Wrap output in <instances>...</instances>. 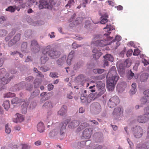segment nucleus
Returning a JSON list of instances; mask_svg holds the SVG:
<instances>
[{"instance_id": "1", "label": "nucleus", "mask_w": 149, "mask_h": 149, "mask_svg": "<svg viewBox=\"0 0 149 149\" xmlns=\"http://www.w3.org/2000/svg\"><path fill=\"white\" fill-rule=\"evenodd\" d=\"M106 78L107 88L109 91L112 90L119 78L115 66H112L109 70Z\"/></svg>"}, {"instance_id": "2", "label": "nucleus", "mask_w": 149, "mask_h": 149, "mask_svg": "<svg viewBox=\"0 0 149 149\" xmlns=\"http://www.w3.org/2000/svg\"><path fill=\"white\" fill-rule=\"evenodd\" d=\"M69 119H66L64 122L62 123L60 125L61 128L60 129V135H63L65 131V129L68 123V127L69 128H74L78 126L80 123L78 120H74L71 121L70 122Z\"/></svg>"}, {"instance_id": "3", "label": "nucleus", "mask_w": 149, "mask_h": 149, "mask_svg": "<svg viewBox=\"0 0 149 149\" xmlns=\"http://www.w3.org/2000/svg\"><path fill=\"white\" fill-rule=\"evenodd\" d=\"M56 2V0H49V3H48L47 0H39V8L40 9L43 8H47L51 10Z\"/></svg>"}, {"instance_id": "4", "label": "nucleus", "mask_w": 149, "mask_h": 149, "mask_svg": "<svg viewBox=\"0 0 149 149\" xmlns=\"http://www.w3.org/2000/svg\"><path fill=\"white\" fill-rule=\"evenodd\" d=\"M132 133L136 138H139L143 136V131L142 128L139 126H134L131 129Z\"/></svg>"}, {"instance_id": "5", "label": "nucleus", "mask_w": 149, "mask_h": 149, "mask_svg": "<svg viewBox=\"0 0 149 149\" xmlns=\"http://www.w3.org/2000/svg\"><path fill=\"white\" fill-rule=\"evenodd\" d=\"M101 110L100 105L97 102L93 103L90 106V111L91 113L94 114H99L101 111Z\"/></svg>"}, {"instance_id": "6", "label": "nucleus", "mask_w": 149, "mask_h": 149, "mask_svg": "<svg viewBox=\"0 0 149 149\" xmlns=\"http://www.w3.org/2000/svg\"><path fill=\"white\" fill-rule=\"evenodd\" d=\"M120 102V100L118 97L116 96H114L111 97L109 100L108 105L110 108L114 107Z\"/></svg>"}, {"instance_id": "7", "label": "nucleus", "mask_w": 149, "mask_h": 149, "mask_svg": "<svg viewBox=\"0 0 149 149\" xmlns=\"http://www.w3.org/2000/svg\"><path fill=\"white\" fill-rule=\"evenodd\" d=\"M107 37H106V38L104 40H99L95 41L94 43V45L96 46H100V47H104L107 45H109L108 43V41L111 40V38H109V40H107Z\"/></svg>"}, {"instance_id": "8", "label": "nucleus", "mask_w": 149, "mask_h": 149, "mask_svg": "<svg viewBox=\"0 0 149 149\" xmlns=\"http://www.w3.org/2000/svg\"><path fill=\"white\" fill-rule=\"evenodd\" d=\"M31 47L32 51L34 53L39 52L40 48L37 42L35 40L31 41Z\"/></svg>"}, {"instance_id": "9", "label": "nucleus", "mask_w": 149, "mask_h": 149, "mask_svg": "<svg viewBox=\"0 0 149 149\" xmlns=\"http://www.w3.org/2000/svg\"><path fill=\"white\" fill-rule=\"evenodd\" d=\"M27 85V83L25 81H23L13 86V91H19L23 89Z\"/></svg>"}, {"instance_id": "10", "label": "nucleus", "mask_w": 149, "mask_h": 149, "mask_svg": "<svg viewBox=\"0 0 149 149\" xmlns=\"http://www.w3.org/2000/svg\"><path fill=\"white\" fill-rule=\"evenodd\" d=\"M21 37L20 34H16L13 38L10 40L8 43V45L9 47H11L15 44L20 39Z\"/></svg>"}, {"instance_id": "11", "label": "nucleus", "mask_w": 149, "mask_h": 149, "mask_svg": "<svg viewBox=\"0 0 149 149\" xmlns=\"http://www.w3.org/2000/svg\"><path fill=\"white\" fill-rule=\"evenodd\" d=\"M123 110L121 107H118L114 109L113 112V114L116 119L119 118L123 114Z\"/></svg>"}, {"instance_id": "12", "label": "nucleus", "mask_w": 149, "mask_h": 149, "mask_svg": "<svg viewBox=\"0 0 149 149\" xmlns=\"http://www.w3.org/2000/svg\"><path fill=\"white\" fill-rule=\"evenodd\" d=\"M93 130L92 129L86 128L85 129L82 133V137L83 139H89L92 133Z\"/></svg>"}, {"instance_id": "13", "label": "nucleus", "mask_w": 149, "mask_h": 149, "mask_svg": "<svg viewBox=\"0 0 149 149\" xmlns=\"http://www.w3.org/2000/svg\"><path fill=\"white\" fill-rule=\"evenodd\" d=\"M143 93L145 96L142 97L141 99V104H145L149 102V89L144 91Z\"/></svg>"}, {"instance_id": "14", "label": "nucleus", "mask_w": 149, "mask_h": 149, "mask_svg": "<svg viewBox=\"0 0 149 149\" xmlns=\"http://www.w3.org/2000/svg\"><path fill=\"white\" fill-rule=\"evenodd\" d=\"M107 29V32L106 33L104 34V37H107V40H109V38H111V39H112L113 38V37H110L109 36V35L111 33L110 32H109V31H111L113 30H114L115 28H113V25H111L110 24H107V26L105 27H104V29Z\"/></svg>"}, {"instance_id": "15", "label": "nucleus", "mask_w": 149, "mask_h": 149, "mask_svg": "<svg viewBox=\"0 0 149 149\" xmlns=\"http://www.w3.org/2000/svg\"><path fill=\"white\" fill-rule=\"evenodd\" d=\"M131 63L130 60L127 59L124 62L121 63L119 65L120 69L122 70H123L125 68H128L130 67L131 65Z\"/></svg>"}, {"instance_id": "16", "label": "nucleus", "mask_w": 149, "mask_h": 149, "mask_svg": "<svg viewBox=\"0 0 149 149\" xmlns=\"http://www.w3.org/2000/svg\"><path fill=\"white\" fill-rule=\"evenodd\" d=\"M60 54L59 52L55 49L52 48L49 52V56L53 58H56L58 57Z\"/></svg>"}, {"instance_id": "17", "label": "nucleus", "mask_w": 149, "mask_h": 149, "mask_svg": "<svg viewBox=\"0 0 149 149\" xmlns=\"http://www.w3.org/2000/svg\"><path fill=\"white\" fill-rule=\"evenodd\" d=\"M29 48L27 42H22L21 46V50L23 53H28L29 52Z\"/></svg>"}, {"instance_id": "18", "label": "nucleus", "mask_w": 149, "mask_h": 149, "mask_svg": "<svg viewBox=\"0 0 149 149\" xmlns=\"http://www.w3.org/2000/svg\"><path fill=\"white\" fill-rule=\"evenodd\" d=\"M9 74L8 73H6L5 77H3L2 78H0V82H1V84H6L9 82L11 79H12L11 77L8 78Z\"/></svg>"}, {"instance_id": "19", "label": "nucleus", "mask_w": 149, "mask_h": 149, "mask_svg": "<svg viewBox=\"0 0 149 149\" xmlns=\"http://www.w3.org/2000/svg\"><path fill=\"white\" fill-rule=\"evenodd\" d=\"M94 136L97 142H101L103 141V135L101 132L96 133L95 134Z\"/></svg>"}, {"instance_id": "20", "label": "nucleus", "mask_w": 149, "mask_h": 149, "mask_svg": "<svg viewBox=\"0 0 149 149\" xmlns=\"http://www.w3.org/2000/svg\"><path fill=\"white\" fill-rule=\"evenodd\" d=\"M126 86V84L125 82H122L118 84L116 87L117 90L118 92L122 93L124 91Z\"/></svg>"}, {"instance_id": "21", "label": "nucleus", "mask_w": 149, "mask_h": 149, "mask_svg": "<svg viewBox=\"0 0 149 149\" xmlns=\"http://www.w3.org/2000/svg\"><path fill=\"white\" fill-rule=\"evenodd\" d=\"M66 58V56L64 55L61 58L57 60L56 63L58 65L59 67H61L63 65L65 62Z\"/></svg>"}, {"instance_id": "22", "label": "nucleus", "mask_w": 149, "mask_h": 149, "mask_svg": "<svg viewBox=\"0 0 149 149\" xmlns=\"http://www.w3.org/2000/svg\"><path fill=\"white\" fill-rule=\"evenodd\" d=\"M108 17V15L107 14H105L104 15H103L102 17H101V21L99 22H94L93 21H92L93 23L95 24H97L98 23L104 24L107 22L108 19H107L106 18Z\"/></svg>"}, {"instance_id": "23", "label": "nucleus", "mask_w": 149, "mask_h": 149, "mask_svg": "<svg viewBox=\"0 0 149 149\" xmlns=\"http://www.w3.org/2000/svg\"><path fill=\"white\" fill-rule=\"evenodd\" d=\"M137 121L139 123H145L148 120L147 118L144 114L139 116L137 118Z\"/></svg>"}, {"instance_id": "24", "label": "nucleus", "mask_w": 149, "mask_h": 149, "mask_svg": "<svg viewBox=\"0 0 149 149\" xmlns=\"http://www.w3.org/2000/svg\"><path fill=\"white\" fill-rule=\"evenodd\" d=\"M16 117L13 119V122L15 123L21 122L24 120V118L23 115L19 113L16 114Z\"/></svg>"}, {"instance_id": "25", "label": "nucleus", "mask_w": 149, "mask_h": 149, "mask_svg": "<svg viewBox=\"0 0 149 149\" xmlns=\"http://www.w3.org/2000/svg\"><path fill=\"white\" fill-rule=\"evenodd\" d=\"M74 52L72 51L68 55L66 62L68 65H70L71 64V61L74 56Z\"/></svg>"}, {"instance_id": "26", "label": "nucleus", "mask_w": 149, "mask_h": 149, "mask_svg": "<svg viewBox=\"0 0 149 149\" xmlns=\"http://www.w3.org/2000/svg\"><path fill=\"white\" fill-rule=\"evenodd\" d=\"M37 130L40 133L43 132L45 130V127L43 123H38L37 125Z\"/></svg>"}, {"instance_id": "27", "label": "nucleus", "mask_w": 149, "mask_h": 149, "mask_svg": "<svg viewBox=\"0 0 149 149\" xmlns=\"http://www.w3.org/2000/svg\"><path fill=\"white\" fill-rule=\"evenodd\" d=\"M51 46L48 45L44 47L42 50V53L44 55H48L49 56V52L51 51Z\"/></svg>"}, {"instance_id": "28", "label": "nucleus", "mask_w": 149, "mask_h": 149, "mask_svg": "<svg viewBox=\"0 0 149 149\" xmlns=\"http://www.w3.org/2000/svg\"><path fill=\"white\" fill-rule=\"evenodd\" d=\"M6 10L7 11H10L12 13L14 12L15 10H17L18 11H19L20 10V8L19 7L14 6H9L8 8L6 9Z\"/></svg>"}, {"instance_id": "29", "label": "nucleus", "mask_w": 149, "mask_h": 149, "mask_svg": "<svg viewBox=\"0 0 149 149\" xmlns=\"http://www.w3.org/2000/svg\"><path fill=\"white\" fill-rule=\"evenodd\" d=\"M29 102L27 101L24 103L22 105V113L25 114L26 112L27 109L29 104Z\"/></svg>"}, {"instance_id": "30", "label": "nucleus", "mask_w": 149, "mask_h": 149, "mask_svg": "<svg viewBox=\"0 0 149 149\" xmlns=\"http://www.w3.org/2000/svg\"><path fill=\"white\" fill-rule=\"evenodd\" d=\"M89 125V124L85 122L81 123V125L77 128V131L79 132L85 127L88 126Z\"/></svg>"}, {"instance_id": "31", "label": "nucleus", "mask_w": 149, "mask_h": 149, "mask_svg": "<svg viewBox=\"0 0 149 149\" xmlns=\"http://www.w3.org/2000/svg\"><path fill=\"white\" fill-rule=\"evenodd\" d=\"M16 32V30L14 29H13L10 32L5 38V40L6 41H8L12 37Z\"/></svg>"}, {"instance_id": "32", "label": "nucleus", "mask_w": 149, "mask_h": 149, "mask_svg": "<svg viewBox=\"0 0 149 149\" xmlns=\"http://www.w3.org/2000/svg\"><path fill=\"white\" fill-rule=\"evenodd\" d=\"M42 107H45L47 109H51L53 107V105L51 101H48L44 104Z\"/></svg>"}, {"instance_id": "33", "label": "nucleus", "mask_w": 149, "mask_h": 149, "mask_svg": "<svg viewBox=\"0 0 149 149\" xmlns=\"http://www.w3.org/2000/svg\"><path fill=\"white\" fill-rule=\"evenodd\" d=\"M59 129L58 128H55L52 130L49 133L51 137H53L57 135L59 133Z\"/></svg>"}, {"instance_id": "34", "label": "nucleus", "mask_w": 149, "mask_h": 149, "mask_svg": "<svg viewBox=\"0 0 149 149\" xmlns=\"http://www.w3.org/2000/svg\"><path fill=\"white\" fill-rule=\"evenodd\" d=\"M66 107L65 106H63L62 108L58 111V114L61 116L64 115L66 112Z\"/></svg>"}, {"instance_id": "35", "label": "nucleus", "mask_w": 149, "mask_h": 149, "mask_svg": "<svg viewBox=\"0 0 149 149\" xmlns=\"http://www.w3.org/2000/svg\"><path fill=\"white\" fill-rule=\"evenodd\" d=\"M148 74L147 73H143L140 76V79L141 82L146 81L148 78Z\"/></svg>"}, {"instance_id": "36", "label": "nucleus", "mask_w": 149, "mask_h": 149, "mask_svg": "<svg viewBox=\"0 0 149 149\" xmlns=\"http://www.w3.org/2000/svg\"><path fill=\"white\" fill-rule=\"evenodd\" d=\"M48 59L49 58L47 55H44L42 53L40 58L41 63L42 64H45L48 60Z\"/></svg>"}, {"instance_id": "37", "label": "nucleus", "mask_w": 149, "mask_h": 149, "mask_svg": "<svg viewBox=\"0 0 149 149\" xmlns=\"http://www.w3.org/2000/svg\"><path fill=\"white\" fill-rule=\"evenodd\" d=\"M136 84L133 83L132 85V88L131 89L130 93L131 95H134L135 94L136 91Z\"/></svg>"}, {"instance_id": "38", "label": "nucleus", "mask_w": 149, "mask_h": 149, "mask_svg": "<svg viewBox=\"0 0 149 149\" xmlns=\"http://www.w3.org/2000/svg\"><path fill=\"white\" fill-rule=\"evenodd\" d=\"M94 97V95L93 93H90L88 96L87 95L86 101V103H90L92 100L95 99Z\"/></svg>"}, {"instance_id": "39", "label": "nucleus", "mask_w": 149, "mask_h": 149, "mask_svg": "<svg viewBox=\"0 0 149 149\" xmlns=\"http://www.w3.org/2000/svg\"><path fill=\"white\" fill-rule=\"evenodd\" d=\"M104 59L106 60H107L111 62H113V56L110 54H107L103 56Z\"/></svg>"}, {"instance_id": "40", "label": "nucleus", "mask_w": 149, "mask_h": 149, "mask_svg": "<svg viewBox=\"0 0 149 149\" xmlns=\"http://www.w3.org/2000/svg\"><path fill=\"white\" fill-rule=\"evenodd\" d=\"M40 93V91L39 90H36L34 91L31 94V95L29 99H33L38 95Z\"/></svg>"}, {"instance_id": "41", "label": "nucleus", "mask_w": 149, "mask_h": 149, "mask_svg": "<svg viewBox=\"0 0 149 149\" xmlns=\"http://www.w3.org/2000/svg\"><path fill=\"white\" fill-rule=\"evenodd\" d=\"M3 106L6 110H8L10 107L9 101L6 100L4 101L3 102Z\"/></svg>"}, {"instance_id": "42", "label": "nucleus", "mask_w": 149, "mask_h": 149, "mask_svg": "<svg viewBox=\"0 0 149 149\" xmlns=\"http://www.w3.org/2000/svg\"><path fill=\"white\" fill-rule=\"evenodd\" d=\"M104 69L96 68L93 70V72L95 74H101L104 72Z\"/></svg>"}, {"instance_id": "43", "label": "nucleus", "mask_w": 149, "mask_h": 149, "mask_svg": "<svg viewBox=\"0 0 149 149\" xmlns=\"http://www.w3.org/2000/svg\"><path fill=\"white\" fill-rule=\"evenodd\" d=\"M39 70L41 71L44 72H46L47 71L49 70V68L46 66H42L41 67H39Z\"/></svg>"}, {"instance_id": "44", "label": "nucleus", "mask_w": 149, "mask_h": 149, "mask_svg": "<svg viewBox=\"0 0 149 149\" xmlns=\"http://www.w3.org/2000/svg\"><path fill=\"white\" fill-rule=\"evenodd\" d=\"M144 114L146 116L148 120H149V106H148L144 109Z\"/></svg>"}, {"instance_id": "45", "label": "nucleus", "mask_w": 149, "mask_h": 149, "mask_svg": "<svg viewBox=\"0 0 149 149\" xmlns=\"http://www.w3.org/2000/svg\"><path fill=\"white\" fill-rule=\"evenodd\" d=\"M96 87L99 89H103L104 88L103 84L101 81H98L96 83Z\"/></svg>"}, {"instance_id": "46", "label": "nucleus", "mask_w": 149, "mask_h": 149, "mask_svg": "<svg viewBox=\"0 0 149 149\" xmlns=\"http://www.w3.org/2000/svg\"><path fill=\"white\" fill-rule=\"evenodd\" d=\"M8 33L7 31L4 29H0V37H4L6 36Z\"/></svg>"}, {"instance_id": "47", "label": "nucleus", "mask_w": 149, "mask_h": 149, "mask_svg": "<svg viewBox=\"0 0 149 149\" xmlns=\"http://www.w3.org/2000/svg\"><path fill=\"white\" fill-rule=\"evenodd\" d=\"M87 99V95L84 94V93H82L81 94L80 99L81 102L83 103H86Z\"/></svg>"}, {"instance_id": "48", "label": "nucleus", "mask_w": 149, "mask_h": 149, "mask_svg": "<svg viewBox=\"0 0 149 149\" xmlns=\"http://www.w3.org/2000/svg\"><path fill=\"white\" fill-rule=\"evenodd\" d=\"M136 149H146L144 143L136 144Z\"/></svg>"}, {"instance_id": "49", "label": "nucleus", "mask_w": 149, "mask_h": 149, "mask_svg": "<svg viewBox=\"0 0 149 149\" xmlns=\"http://www.w3.org/2000/svg\"><path fill=\"white\" fill-rule=\"evenodd\" d=\"M15 94L14 93H13L8 92L7 93L4 94L3 97L4 98H8L13 97L15 96Z\"/></svg>"}, {"instance_id": "50", "label": "nucleus", "mask_w": 149, "mask_h": 149, "mask_svg": "<svg viewBox=\"0 0 149 149\" xmlns=\"http://www.w3.org/2000/svg\"><path fill=\"white\" fill-rule=\"evenodd\" d=\"M102 55V53L100 52L95 53L93 54V58L97 60L100 58V57Z\"/></svg>"}, {"instance_id": "51", "label": "nucleus", "mask_w": 149, "mask_h": 149, "mask_svg": "<svg viewBox=\"0 0 149 149\" xmlns=\"http://www.w3.org/2000/svg\"><path fill=\"white\" fill-rule=\"evenodd\" d=\"M134 75V74L131 70L129 71L127 74V77L129 79H132Z\"/></svg>"}, {"instance_id": "52", "label": "nucleus", "mask_w": 149, "mask_h": 149, "mask_svg": "<svg viewBox=\"0 0 149 149\" xmlns=\"http://www.w3.org/2000/svg\"><path fill=\"white\" fill-rule=\"evenodd\" d=\"M91 0H83L82 1V3L80 5L81 6L85 8L86 7V4L90 3Z\"/></svg>"}, {"instance_id": "53", "label": "nucleus", "mask_w": 149, "mask_h": 149, "mask_svg": "<svg viewBox=\"0 0 149 149\" xmlns=\"http://www.w3.org/2000/svg\"><path fill=\"white\" fill-rule=\"evenodd\" d=\"M5 131L8 134L10 133L11 131V129L9 127L8 124H6V125Z\"/></svg>"}, {"instance_id": "54", "label": "nucleus", "mask_w": 149, "mask_h": 149, "mask_svg": "<svg viewBox=\"0 0 149 149\" xmlns=\"http://www.w3.org/2000/svg\"><path fill=\"white\" fill-rule=\"evenodd\" d=\"M26 90L29 91H32L33 88V85L31 84H29L26 86L25 87Z\"/></svg>"}, {"instance_id": "55", "label": "nucleus", "mask_w": 149, "mask_h": 149, "mask_svg": "<svg viewBox=\"0 0 149 149\" xmlns=\"http://www.w3.org/2000/svg\"><path fill=\"white\" fill-rule=\"evenodd\" d=\"M81 66V63L80 62H78L74 65V68L75 70H77L80 68Z\"/></svg>"}, {"instance_id": "56", "label": "nucleus", "mask_w": 149, "mask_h": 149, "mask_svg": "<svg viewBox=\"0 0 149 149\" xmlns=\"http://www.w3.org/2000/svg\"><path fill=\"white\" fill-rule=\"evenodd\" d=\"M121 40V37L120 36H119L118 35H117L115 38V39L114 40H113L111 41L110 42L111 43H112L114 42L115 41V40L117 41H119Z\"/></svg>"}, {"instance_id": "57", "label": "nucleus", "mask_w": 149, "mask_h": 149, "mask_svg": "<svg viewBox=\"0 0 149 149\" xmlns=\"http://www.w3.org/2000/svg\"><path fill=\"white\" fill-rule=\"evenodd\" d=\"M58 74L56 72H50L49 76L50 77H52L53 78H57L58 77V76H57Z\"/></svg>"}, {"instance_id": "58", "label": "nucleus", "mask_w": 149, "mask_h": 149, "mask_svg": "<svg viewBox=\"0 0 149 149\" xmlns=\"http://www.w3.org/2000/svg\"><path fill=\"white\" fill-rule=\"evenodd\" d=\"M19 100L17 97L13 98L11 100V103L13 104H17L19 102Z\"/></svg>"}, {"instance_id": "59", "label": "nucleus", "mask_w": 149, "mask_h": 149, "mask_svg": "<svg viewBox=\"0 0 149 149\" xmlns=\"http://www.w3.org/2000/svg\"><path fill=\"white\" fill-rule=\"evenodd\" d=\"M90 24L91 22L90 21L86 20L85 23V28L87 29H88L89 28L90 25Z\"/></svg>"}, {"instance_id": "60", "label": "nucleus", "mask_w": 149, "mask_h": 149, "mask_svg": "<svg viewBox=\"0 0 149 149\" xmlns=\"http://www.w3.org/2000/svg\"><path fill=\"white\" fill-rule=\"evenodd\" d=\"M94 47L93 49L92 50V52L93 53H96L99 52L100 50V49L98 47V46H96Z\"/></svg>"}, {"instance_id": "61", "label": "nucleus", "mask_w": 149, "mask_h": 149, "mask_svg": "<svg viewBox=\"0 0 149 149\" xmlns=\"http://www.w3.org/2000/svg\"><path fill=\"white\" fill-rule=\"evenodd\" d=\"M127 141L130 145L129 149H133V148L134 146V145L132 142L130 141V140L128 138L127 139Z\"/></svg>"}, {"instance_id": "62", "label": "nucleus", "mask_w": 149, "mask_h": 149, "mask_svg": "<svg viewBox=\"0 0 149 149\" xmlns=\"http://www.w3.org/2000/svg\"><path fill=\"white\" fill-rule=\"evenodd\" d=\"M84 76L83 74H80L77 77V79L78 81H81L84 80Z\"/></svg>"}, {"instance_id": "63", "label": "nucleus", "mask_w": 149, "mask_h": 149, "mask_svg": "<svg viewBox=\"0 0 149 149\" xmlns=\"http://www.w3.org/2000/svg\"><path fill=\"white\" fill-rule=\"evenodd\" d=\"M7 19L6 17L4 16H1L0 17V23L3 24Z\"/></svg>"}, {"instance_id": "64", "label": "nucleus", "mask_w": 149, "mask_h": 149, "mask_svg": "<svg viewBox=\"0 0 149 149\" xmlns=\"http://www.w3.org/2000/svg\"><path fill=\"white\" fill-rule=\"evenodd\" d=\"M34 78L31 76L26 77L25 78L26 80L28 82L32 81H33Z\"/></svg>"}]
</instances>
